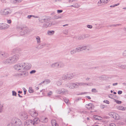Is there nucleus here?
Returning <instances> with one entry per match:
<instances>
[{"instance_id": "1", "label": "nucleus", "mask_w": 126, "mask_h": 126, "mask_svg": "<svg viewBox=\"0 0 126 126\" xmlns=\"http://www.w3.org/2000/svg\"><path fill=\"white\" fill-rule=\"evenodd\" d=\"M7 126H22V124L20 119L17 118H14Z\"/></svg>"}, {"instance_id": "2", "label": "nucleus", "mask_w": 126, "mask_h": 126, "mask_svg": "<svg viewBox=\"0 0 126 126\" xmlns=\"http://www.w3.org/2000/svg\"><path fill=\"white\" fill-rule=\"evenodd\" d=\"M50 21V19L49 18L46 17L45 18L40 20L39 21L42 23L45 22V23L44 24V25L46 26L45 27H47L51 26L52 25L51 23H49Z\"/></svg>"}, {"instance_id": "3", "label": "nucleus", "mask_w": 126, "mask_h": 126, "mask_svg": "<svg viewBox=\"0 0 126 126\" xmlns=\"http://www.w3.org/2000/svg\"><path fill=\"white\" fill-rule=\"evenodd\" d=\"M12 12L11 9L6 8L2 10L0 12L1 15L4 16H7L11 14Z\"/></svg>"}, {"instance_id": "4", "label": "nucleus", "mask_w": 126, "mask_h": 126, "mask_svg": "<svg viewBox=\"0 0 126 126\" xmlns=\"http://www.w3.org/2000/svg\"><path fill=\"white\" fill-rule=\"evenodd\" d=\"M25 65V63H19L15 65L14 66V69L17 70L18 71L22 69H23L24 65Z\"/></svg>"}, {"instance_id": "5", "label": "nucleus", "mask_w": 126, "mask_h": 126, "mask_svg": "<svg viewBox=\"0 0 126 126\" xmlns=\"http://www.w3.org/2000/svg\"><path fill=\"white\" fill-rule=\"evenodd\" d=\"M56 92L58 94H65L68 93L67 90L63 88L57 90Z\"/></svg>"}, {"instance_id": "6", "label": "nucleus", "mask_w": 126, "mask_h": 126, "mask_svg": "<svg viewBox=\"0 0 126 126\" xmlns=\"http://www.w3.org/2000/svg\"><path fill=\"white\" fill-rule=\"evenodd\" d=\"M25 126H35L34 123L33 122V120H27L26 121Z\"/></svg>"}, {"instance_id": "7", "label": "nucleus", "mask_w": 126, "mask_h": 126, "mask_svg": "<svg viewBox=\"0 0 126 126\" xmlns=\"http://www.w3.org/2000/svg\"><path fill=\"white\" fill-rule=\"evenodd\" d=\"M12 58V63H16L19 58V56L17 55H16L11 57Z\"/></svg>"}, {"instance_id": "8", "label": "nucleus", "mask_w": 126, "mask_h": 126, "mask_svg": "<svg viewBox=\"0 0 126 126\" xmlns=\"http://www.w3.org/2000/svg\"><path fill=\"white\" fill-rule=\"evenodd\" d=\"M31 67V65L30 63H25V65H24L23 69L28 70Z\"/></svg>"}, {"instance_id": "9", "label": "nucleus", "mask_w": 126, "mask_h": 126, "mask_svg": "<svg viewBox=\"0 0 126 126\" xmlns=\"http://www.w3.org/2000/svg\"><path fill=\"white\" fill-rule=\"evenodd\" d=\"M20 117L22 119L26 120L28 118V115L26 112H24L21 113Z\"/></svg>"}, {"instance_id": "10", "label": "nucleus", "mask_w": 126, "mask_h": 126, "mask_svg": "<svg viewBox=\"0 0 126 126\" xmlns=\"http://www.w3.org/2000/svg\"><path fill=\"white\" fill-rule=\"evenodd\" d=\"M0 56L2 57L5 58L9 56V55L6 52H0Z\"/></svg>"}, {"instance_id": "11", "label": "nucleus", "mask_w": 126, "mask_h": 126, "mask_svg": "<svg viewBox=\"0 0 126 126\" xmlns=\"http://www.w3.org/2000/svg\"><path fill=\"white\" fill-rule=\"evenodd\" d=\"M29 75V73L28 72L23 71L21 73L19 74L18 75L19 76H22L23 77H25Z\"/></svg>"}, {"instance_id": "12", "label": "nucleus", "mask_w": 126, "mask_h": 126, "mask_svg": "<svg viewBox=\"0 0 126 126\" xmlns=\"http://www.w3.org/2000/svg\"><path fill=\"white\" fill-rule=\"evenodd\" d=\"M85 107L89 110H92L94 108V105L91 103H89L86 105Z\"/></svg>"}, {"instance_id": "13", "label": "nucleus", "mask_w": 126, "mask_h": 126, "mask_svg": "<svg viewBox=\"0 0 126 126\" xmlns=\"http://www.w3.org/2000/svg\"><path fill=\"white\" fill-rule=\"evenodd\" d=\"M68 87L70 89H74V88H77L76 83H71L68 86Z\"/></svg>"}, {"instance_id": "14", "label": "nucleus", "mask_w": 126, "mask_h": 126, "mask_svg": "<svg viewBox=\"0 0 126 126\" xmlns=\"http://www.w3.org/2000/svg\"><path fill=\"white\" fill-rule=\"evenodd\" d=\"M29 28L26 29L25 30H22L20 32V34L21 35H24L29 32Z\"/></svg>"}, {"instance_id": "15", "label": "nucleus", "mask_w": 126, "mask_h": 126, "mask_svg": "<svg viewBox=\"0 0 126 126\" xmlns=\"http://www.w3.org/2000/svg\"><path fill=\"white\" fill-rule=\"evenodd\" d=\"M67 79H71L74 78L75 76V74L73 73L67 74Z\"/></svg>"}, {"instance_id": "16", "label": "nucleus", "mask_w": 126, "mask_h": 126, "mask_svg": "<svg viewBox=\"0 0 126 126\" xmlns=\"http://www.w3.org/2000/svg\"><path fill=\"white\" fill-rule=\"evenodd\" d=\"M76 86L77 87V88H78L79 87V86H84L86 85V83H84L83 82H76Z\"/></svg>"}, {"instance_id": "17", "label": "nucleus", "mask_w": 126, "mask_h": 126, "mask_svg": "<svg viewBox=\"0 0 126 126\" xmlns=\"http://www.w3.org/2000/svg\"><path fill=\"white\" fill-rule=\"evenodd\" d=\"M109 115L111 117L113 118L114 119H117V117L115 113L113 112H111L109 113Z\"/></svg>"}, {"instance_id": "18", "label": "nucleus", "mask_w": 126, "mask_h": 126, "mask_svg": "<svg viewBox=\"0 0 126 126\" xmlns=\"http://www.w3.org/2000/svg\"><path fill=\"white\" fill-rule=\"evenodd\" d=\"M46 44L45 43L39 44L37 47V48L40 49L43 48L46 46Z\"/></svg>"}, {"instance_id": "19", "label": "nucleus", "mask_w": 126, "mask_h": 126, "mask_svg": "<svg viewBox=\"0 0 126 126\" xmlns=\"http://www.w3.org/2000/svg\"><path fill=\"white\" fill-rule=\"evenodd\" d=\"M43 123L47 122L48 121V118L47 117H42L41 118L40 120Z\"/></svg>"}, {"instance_id": "20", "label": "nucleus", "mask_w": 126, "mask_h": 126, "mask_svg": "<svg viewBox=\"0 0 126 126\" xmlns=\"http://www.w3.org/2000/svg\"><path fill=\"white\" fill-rule=\"evenodd\" d=\"M93 118L94 119L98 120H100L102 119V117L97 115H94L93 116Z\"/></svg>"}, {"instance_id": "21", "label": "nucleus", "mask_w": 126, "mask_h": 126, "mask_svg": "<svg viewBox=\"0 0 126 126\" xmlns=\"http://www.w3.org/2000/svg\"><path fill=\"white\" fill-rule=\"evenodd\" d=\"M51 123L52 126H58V125L56 123V121L54 119L52 120Z\"/></svg>"}, {"instance_id": "22", "label": "nucleus", "mask_w": 126, "mask_h": 126, "mask_svg": "<svg viewBox=\"0 0 126 126\" xmlns=\"http://www.w3.org/2000/svg\"><path fill=\"white\" fill-rule=\"evenodd\" d=\"M31 116L33 117H36L38 115V113L35 111H33L30 113Z\"/></svg>"}, {"instance_id": "23", "label": "nucleus", "mask_w": 126, "mask_h": 126, "mask_svg": "<svg viewBox=\"0 0 126 126\" xmlns=\"http://www.w3.org/2000/svg\"><path fill=\"white\" fill-rule=\"evenodd\" d=\"M101 0H97L96 1L97 5L98 6H99L103 5Z\"/></svg>"}, {"instance_id": "24", "label": "nucleus", "mask_w": 126, "mask_h": 126, "mask_svg": "<svg viewBox=\"0 0 126 126\" xmlns=\"http://www.w3.org/2000/svg\"><path fill=\"white\" fill-rule=\"evenodd\" d=\"M19 29L21 30H25L26 29H28V28L25 25H21L19 27Z\"/></svg>"}, {"instance_id": "25", "label": "nucleus", "mask_w": 126, "mask_h": 126, "mask_svg": "<svg viewBox=\"0 0 126 126\" xmlns=\"http://www.w3.org/2000/svg\"><path fill=\"white\" fill-rule=\"evenodd\" d=\"M2 29H6L9 27V25L5 24L2 23Z\"/></svg>"}, {"instance_id": "26", "label": "nucleus", "mask_w": 126, "mask_h": 126, "mask_svg": "<svg viewBox=\"0 0 126 126\" xmlns=\"http://www.w3.org/2000/svg\"><path fill=\"white\" fill-rule=\"evenodd\" d=\"M12 58L11 57H10L8 59H6L4 63H8L10 62L12 63Z\"/></svg>"}, {"instance_id": "27", "label": "nucleus", "mask_w": 126, "mask_h": 126, "mask_svg": "<svg viewBox=\"0 0 126 126\" xmlns=\"http://www.w3.org/2000/svg\"><path fill=\"white\" fill-rule=\"evenodd\" d=\"M38 118H35L34 119L33 121V123H34L35 126L36 124L38 123Z\"/></svg>"}, {"instance_id": "28", "label": "nucleus", "mask_w": 126, "mask_h": 126, "mask_svg": "<svg viewBox=\"0 0 126 126\" xmlns=\"http://www.w3.org/2000/svg\"><path fill=\"white\" fill-rule=\"evenodd\" d=\"M55 32L54 31H48L47 32V34L48 35H51L53 34Z\"/></svg>"}, {"instance_id": "29", "label": "nucleus", "mask_w": 126, "mask_h": 126, "mask_svg": "<svg viewBox=\"0 0 126 126\" xmlns=\"http://www.w3.org/2000/svg\"><path fill=\"white\" fill-rule=\"evenodd\" d=\"M126 109V107L122 106H119V110L124 111Z\"/></svg>"}, {"instance_id": "30", "label": "nucleus", "mask_w": 126, "mask_h": 126, "mask_svg": "<svg viewBox=\"0 0 126 126\" xmlns=\"http://www.w3.org/2000/svg\"><path fill=\"white\" fill-rule=\"evenodd\" d=\"M88 46H80L81 51L85 50L87 49Z\"/></svg>"}, {"instance_id": "31", "label": "nucleus", "mask_w": 126, "mask_h": 126, "mask_svg": "<svg viewBox=\"0 0 126 126\" xmlns=\"http://www.w3.org/2000/svg\"><path fill=\"white\" fill-rule=\"evenodd\" d=\"M62 78L63 79L66 80L67 79H68L67 74L63 75L62 76Z\"/></svg>"}, {"instance_id": "32", "label": "nucleus", "mask_w": 126, "mask_h": 126, "mask_svg": "<svg viewBox=\"0 0 126 126\" xmlns=\"http://www.w3.org/2000/svg\"><path fill=\"white\" fill-rule=\"evenodd\" d=\"M37 42L38 44H39L41 42L40 38L39 36H37L36 37Z\"/></svg>"}, {"instance_id": "33", "label": "nucleus", "mask_w": 126, "mask_h": 126, "mask_svg": "<svg viewBox=\"0 0 126 126\" xmlns=\"http://www.w3.org/2000/svg\"><path fill=\"white\" fill-rule=\"evenodd\" d=\"M22 0H13V2L14 3H18L22 1Z\"/></svg>"}, {"instance_id": "34", "label": "nucleus", "mask_w": 126, "mask_h": 126, "mask_svg": "<svg viewBox=\"0 0 126 126\" xmlns=\"http://www.w3.org/2000/svg\"><path fill=\"white\" fill-rule=\"evenodd\" d=\"M57 63H53L51 65V68H56L57 67Z\"/></svg>"}, {"instance_id": "35", "label": "nucleus", "mask_w": 126, "mask_h": 126, "mask_svg": "<svg viewBox=\"0 0 126 126\" xmlns=\"http://www.w3.org/2000/svg\"><path fill=\"white\" fill-rule=\"evenodd\" d=\"M77 52L75 49L72 50L70 51L71 54L72 55L74 54Z\"/></svg>"}, {"instance_id": "36", "label": "nucleus", "mask_w": 126, "mask_h": 126, "mask_svg": "<svg viewBox=\"0 0 126 126\" xmlns=\"http://www.w3.org/2000/svg\"><path fill=\"white\" fill-rule=\"evenodd\" d=\"M68 30L65 29L63 31V33L64 34L67 35L68 33Z\"/></svg>"}, {"instance_id": "37", "label": "nucleus", "mask_w": 126, "mask_h": 126, "mask_svg": "<svg viewBox=\"0 0 126 126\" xmlns=\"http://www.w3.org/2000/svg\"><path fill=\"white\" fill-rule=\"evenodd\" d=\"M85 38V36L84 35L80 36L78 37V39L79 40H83Z\"/></svg>"}, {"instance_id": "38", "label": "nucleus", "mask_w": 126, "mask_h": 126, "mask_svg": "<svg viewBox=\"0 0 126 126\" xmlns=\"http://www.w3.org/2000/svg\"><path fill=\"white\" fill-rule=\"evenodd\" d=\"M77 52H79L81 51L80 47H79L75 49Z\"/></svg>"}, {"instance_id": "39", "label": "nucleus", "mask_w": 126, "mask_h": 126, "mask_svg": "<svg viewBox=\"0 0 126 126\" xmlns=\"http://www.w3.org/2000/svg\"><path fill=\"white\" fill-rule=\"evenodd\" d=\"M60 64V67L62 68L64 66V64L62 62H59Z\"/></svg>"}, {"instance_id": "40", "label": "nucleus", "mask_w": 126, "mask_h": 126, "mask_svg": "<svg viewBox=\"0 0 126 126\" xmlns=\"http://www.w3.org/2000/svg\"><path fill=\"white\" fill-rule=\"evenodd\" d=\"M61 18V16H58L57 15H55L53 17L54 19H57L59 18Z\"/></svg>"}, {"instance_id": "41", "label": "nucleus", "mask_w": 126, "mask_h": 126, "mask_svg": "<svg viewBox=\"0 0 126 126\" xmlns=\"http://www.w3.org/2000/svg\"><path fill=\"white\" fill-rule=\"evenodd\" d=\"M102 0V2L103 4H104V3H107L110 0Z\"/></svg>"}, {"instance_id": "42", "label": "nucleus", "mask_w": 126, "mask_h": 126, "mask_svg": "<svg viewBox=\"0 0 126 126\" xmlns=\"http://www.w3.org/2000/svg\"><path fill=\"white\" fill-rule=\"evenodd\" d=\"M29 93H31L34 92V90L32 89V88L30 87L29 89Z\"/></svg>"}, {"instance_id": "43", "label": "nucleus", "mask_w": 126, "mask_h": 126, "mask_svg": "<svg viewBox=\"0 0 126 126\" xmlns=\"http://www.w3.org/2000/svg\"><path fill=\"white\" fill-rule=\"evenodd\" d=\"M120 67L124 69H126V65H123L120 66H119Z\"/></svg>"}, {"instance_id": "44", "label": "nucleus", "mask_w": 126, "mask_h": 126, "mask_svg": "<svg viewBox=\"0 0 126 126\" xmlns=\"http://www.w3.org/2000/svg\"><path fill=\"white\" fill-rule=\"evenodd\" d=\"M3 106L1 105V102L0 101V113H1L3 110Z\"/></svg>"}, {"instance_id": "45", "label": "nucleus", "mask_w": 126, "mask_h": 126, "mask_svg": "<svg viewBox=\"0 0 126 126\" xmlns=\"http://www.w3.org/2000/svg\"><path fill=\"white\" fill-rule=\"evenodd\" d=\"M63 99L64 100V102L66 103H67L68 101V99L66 97H64L63 98Z\"/></svg>"}, {"instance_id": "46", "label": "nucleus", "mask_w": 126, "mask_h": 126, "mask_svg": "<svg viewBox=\"0 0 126 126\" xmlns=\"http://www.w3.org/2000/svg\"><path fill=\"white\" fill-rule=\"evenodd\" d=\"M75 6V8H78L80 6V5L77 3L74 4Z\"/></svg>"}, {"instance_id": "47", "label": "nucleus", "mask_w": 126, "mask_h": 126, "mask_svg": "<svg viewBox=\"0 0 126 126\" xmlns=\"http://www.w3.org/2000/svg\"><path fill=\"white\" fill-rule=\"evenodd\" d=\"M100 107L101 108L104 109V108L106 107L107 106L103 104H101L100 105Z\"/></svg>"}, {"instance_id": "48", "label": "nucleus", "mask_w": 126, "mask_h": 126, "mask_svg": "<svg viewBox=\"0 0 126 126\" xmlns=\"http://www.w3.org/2000/svg\"><path fill=\"white\" fill-rule=\"evenodd\" d=\"M12 95L13 96H16V92H15L14 91H12Z\"/></svg>"}, {"instance_id": "49", "label": "nucleus", "mask_w": 126, "mask_h": 126, "mask_svg": "<svg viewBox=\"0 0 126 126\" xmlns=\"http://www.w3.org/2000/svg\"><path fill=\"white\" fill-rule=\"evenodd\" d=\"M103 102L108 104H109L110 103L109 101L107 100H105Z\"/></svg>"}, {"instance_id": "50", "label": "nucleus", "mask_w": 126, "mask_h": 126, "mask_svg": "<svg viewBox=\"0 0 126 126\" xmlns=\"http://www.w3.org/2000/svg\"><path fill=\"white\" fill-rule=\"evenodd\" d=\"M52 94V92L51 91H50L47 94V96H50Z\"/></svg>"}, {"instance_id": "51", "label": "nucleus", "mask_w": 126, "mask_h": 126, "mask_svg": "<svg viewBox=\"0 0 126 126\" xmlns=\"http://www.w3.org/2000/svg\"><path fill=\"white\" fill-rule=\"evenodd\" d=\"M36 71L35 70H33L30 72V73L31 74H32L33 73H35Z\"/></svg>"}, {"instance_id": "52", "label": "nucleus", "mask_w": 126, "mask_h": 126, "mask_svg": "<svg viewBox=\"0 0 126 126\" xmlns=\"http://www.w3.org/2000/svg\"><path fill=\"white\" fill-rule=\"evenodd\" d=\"M92 92H97V91L96 90V89L95 88L92 89Z\"/></svg>"}, {"instance_id": "53", "label": "nucleus", "mask_w": 126, "mask_h": 126, "mask_svg": "<svg viewBox=\"0 0 126 126\" xmlns=\"http://www.w3.org/2000/svg\"><path fill=\"white\" fill-rule=\"evenodd\" d=\"M92 25H87V27L90 29H91L92 28Z\"/></svg>"}, {"instance_id": "54", "label": "nucleus", "mask_w": 126, "mask_h": 126, "mask_svg": "<svg viewBox=\"0 0 126 126\" xmlns=\"http://www.w3.org/2000/svg\"><path fill=\"white\" fill-rule=\"evenodd\" d=\"M123 56H126V50L124 51L123 53Z\"/></svg>"}, {"instance_id": "55", "label": "nucleus", "mask_w": 126, "mask_h": 126, "mask_svg": "<svg viewBox=\"0 0 126 126\" xmlns=\"http://www.w3.org/2000/svg\"><path fill=\"white\" fill-rule=\"evenodd\" d=\"M118 5V4L117 3L116 4H114V5H110V7H115L116 6H117Z\"/></svg>"}, {"instance_id": "56", "label": "nucleus", "mask_w": 126, "mask_h": 126, "mask_svg": "<svg viewBox=\"0 0 126 126\" xmlns=\"http://www.w3.org/2000/svg\"><path fill=\"white\" fill-rule=\"evenodd\" d=\"M63 11L62 10H57V12L58 13H60L62 12Z\"/></svg>"}, {"instance_id": "57", "label": "nucleus", "mask_w": 126, "mask_h": 126, "mask_svg": "<svg viewBox=\"0 0 126 126\" xmlns=\"http://www.w3.org/2000/svg\"><path fill=\"white\" fill-rule=\"evenodd\" d=\"M32 17H33L34 18H38L39 17V16H34V15H32Z\"/></svg>"}, {"instance_id": "58", "label": "nucleus", "mask_w": 126, "mask_h": 126, "mask_svg": "<svg viewBox=\"0 0 126 126\" xmlns=\"http://www.w3.org/2000/svg\"><path fill=\"white\" fill-rule=\"evenodd\" d=\"M57 83V85H58V86H60V85H61L62 84V83H61V82H60L59 81Z\"/></svg>"}, {"instance_id": "59", "label": "nucleus", "mask_w": 126, "mask_h": 126, "mask_svg": "<svg viewBox=\"0 0 126 126\" xmlns=\"http://www.w3.org/2000/svg\"><path fill=\"white\" fill-rule=\"evenodd\" d=\"M7 22L9 24H10L11 22V21L10 20H7Z\"/></svg>"}, {"instance_id": "60", "label": "nucleus", "mask_w": 126, "mask_h": 126, "mask_svg": "<svg viewBox=\"0 0 126 126\" xmlns=\"http://www.w3.org/2000/svg\"><path fill=\"white\" fill-rule=\"evenodd\" d=\"M57 68H59L60 67V64L59 62L57 63Z\"/></svg>"}, {"instance_id": "61", "label": "nucleus", "mask_w": 126, "mask_h": 126, "mask_svg": "<svg viewBox=\"0 0 126 126\" xmlns=\"http://www.w3.org/2000/svg\"><path fill=\"white\" fill-rule=\"evenodd\" d=\"M2 23H0V29H2Z\"/></svg>"}, {"instance_id": "62", "label": "nucleus", "mask_w": 126, "mask_h": 126, "mask_svg": "<svg viewBox=\"0 0 126 126\" xmlns=\"http://www.w3.org/2000/svg\"><path fill=\"white\" fill-rule=\"evenodd\" d=\"M46 81H47L49 83L50 82V81L49 79H46L44 81H43V82H44Z\"/></svg>"}, {"instance_id": "63", "label": "nucleus", "mask_w": 126, "mask_h": 126, "mask_svg": "<svg viewBox=\"0 0 126 126\" xmlns=\"http://www.w3.org/2000/svg\"><path fill=\"white\" fill-rule=\"evenodd\" d=\"M110 126H115V124L113 123H111L110 124Z\"/></svg>"}, {"instance_id": "64", "label": "nucleus", "mask_w": 126, "mask_h": 126, "mask_svg": "<svg viewBox=\"0 0 126 126\" xmlns=\"http://www.w3.org/2000/svg\"><path fill=\"white\" fill-rule=\"evenodd\" d=\"M32 17V15H28L27 16V17L28 18L30 19Z\"/></svg>"}]
</instances>
